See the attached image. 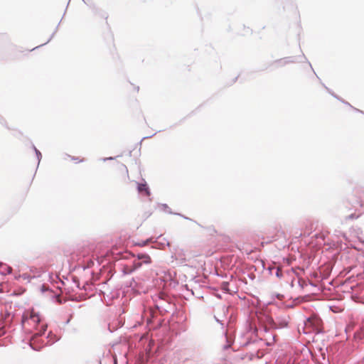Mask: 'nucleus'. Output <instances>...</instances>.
Listing matches in <instances>:
<instances>
[{"label":"nucleus","instance_id":"2","mask_svg":"<svg viewBox=\"0 0 364 364\" xmlns=\"http://www.w3.org/2000/svg\"><path fill=\"white\" fill-rule=\"evenodd\" d=\"M137 190L139 193H144L145 196H150V191L146 183H139Z\"/></svg>","mask_w":364,"mask_h":364},{"label":"nucleus","instance_id":"8","mask_svg":"<svg viewBox=\"0 0 364 364\" xmlns=\"http://www.w3.org/2000/svg\"><path fill=\"white\" fill-rule=\"evenodd\" d=\"M72 159L74 160V161H77V162H80V163L85 161V159L84 158H79V157L75 158V157H73Z\"/></svg>","mask_w":364,"mask_h":364},{"label":"nucleus","instance_id":"3","mask_svg":"<svg viewBox=\"0 0 364 364\" xmlns=\"http://www.w3.org/2000/svg\"><path fill=\"white\" fill-rule=\"evenodd\" d=\"M136 257L138 259L142 260V264H150L151 262V259L147 254H138Z\"/></svg>","mask_w":364,"mask_h":364},{"label":"nucleus","instance_id":"7","mask_svg":"<svg viewBox=\"0 0 364 364\" xmlns=\"http://www.w3.org/2000/svg\"><path fill=\"white\" fill-rule=\"evenodd\" d=\"M142 265V262H134L133 267L130 269V272H132L138 268H139Z\"/></svg>","mask_w":364,"mask_h":364},{"label":"nucleus","instance_id":"10","mask_svg":"<svg viewBox=\"0 0 364 364\" xmlns=\"http://www.w3.org/2000/svg\"><path fill=\"white\" fill-rule=\"evenodd\" d=\"M146 244H147V242H144V243H143V244H141V246H144V245H146Z\"/></svg>","mask_w":364,"mask_h":364},{"label":"nucleus","instance_id":"6","mask_svg":"<svg viewBox=\"0 0 364 364\" xmlns=\"http://www.w3.org/2000/svg\"><path fill=\"white\" fill-rule=\"evenodd\" d=\"M11 268L6 264L0 263V272L1 274H6L10 272Z\"/></svg>","mask_w":364,"mask_h":364},{"label":"nucleus","instance_id":"4","mask_svg":"<svg viewBox=\"0 0 364 364\" xmlns=\"http://www.w3.org/2000/svg\"><path fill=\"white\" fill-rule=\"evenodd\" d=\"M46 328H47L46 325H45V324H42L41 325L40 331L36 333H35V335L31 338V346L33 345L32 342L34 341V340L36 339V338L37 336H41L42 334H43L44 332L46 330Z\"/></svg>","mask_w":364,"mask_h":364},{"label":"nucleus","instance_id":"5","mask_svg":"<svg viewBox=\"0 0 364 364\" xmlns=\"http://www.w3.org/2000/svg\"><path fill=\"white\" fill-rule=\"evenodd\" d=\"M27 321L28 323H38L40 322V317L38 314H31Z\"/></svg>","mask_w":364,"mask_h":364},{"label":"nucleus","instance_id":"1","mask_svg":"<svg viewBox=\"0 0 364 364\" xmlns=\"http://www.w3.org/2000/svg\"><path fill=\"white\" fill-rule=\"evenodd\" d=\"M305 326L306 328H311L314 331L319 332L321 329L322 321L320 318L313 316L308 318Z\"/></svg>","mask_w":364,"mask_h":364},{"label":"nucleus","instance_id":"9","mask_svg":"<svg viewBox=\"0 0 364 364\" xmlns=\"http://www.w3.org/2000/svg\"><path fill=\"white\" fill-rule=\"evenodd\" d=\"M134 90H136V92H139V87H134Z\"/></svg>","mask_w":364,"mask_h":364}]
</instances>
